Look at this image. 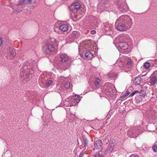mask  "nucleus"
<instances>
[{
    "label": "nucleus",
    "mask_w": 157,
    "mask_h": 157,
    "mask_svg": "<svg viewBox=\"0 0 157 157\" xmlns=\"http://www.w3.org/2000/svg\"><path fill=\"white\" fill-rule=\"evenodd\" d=\"M132 25V21L130 17L122 15L117 20L115 25L117 29L120 31H125L129 29Z\"/></svg>",
    "instance_id": "f257e3e1"
},
{
    "label": "nucleus",
    "mask_w": 157,
    "mask_h": 157,
    "mask_svg": "<svg viewBox=\"0 0 157 157\" xmlns=\"http://www.w3.org/2000/svg\"><path fill=\"white\" fill-rule=\"evenodd\" d=\"M118 9L119 11L124 13L128 11V7L127 4L124 2L119 1L118 3Z\"/></svg>",
    "instance_id": "f03ea898"
},
{
    "label": "nucleus",
    "mask_w": 157,
    "mask_h": 157,
    "mask_svg": "<svg viewBox=\"0 0 157 157\" xmlns=\"http://www.w3.org/2000/svg\"><path fill=\"white\" fill-rule=\"evenodd\" d=\"M45 53L49 55L54 53L55 52V45L51 44H47L45 46Z\"/></svg>",
    "instance_id": "7ed1b4c3"
},
{
    "label": "nucleus",
    "mask_w": 157,
    "mask_h": 157,
    "mask_svg": "<svg viewBox=\"0 0 157 157\" xmlns=\"http://www.w3.org/2000/svg\"><path fill=\"white\" fill-rule=\"evenodd\" d=\"M103 89L105 91V93H106L108 95V93L110 95L113 94V89L110 83L105 84L104 86Z\"/></svg>",
    "instance_id": "20e7f679"
},
{
    "label": "nucleus",
    "mask_w": 157,
    "mask_h": 157,
    "mask_svg": "<svg viewBox=\"0 0 157 157\" xmlns=\"http://www.w3.org/2000/svg\"><path fill=\"white\" fill-rule=\"evenodd\" d=\"M139 130L138 129V127L130 129L128 132L129 135L132 134L131 136L134 137L137 136L139 134Z\"/></svg>",
    "instance_id": "39448f33"
},
{
    "label": "nucleus",
    "mask_w": 157,
    "mask_h": 157,
    "mask_svg": "<svg viewBox=\"0 0 157 157\" xmlns=\"http://www.w3.org/2000/svg\"><path fill=\"white\" fill-rule=\"evenodd\" d=\"M9 51L10 53V56L9 57V56H8L6 58L8 59L9 60L13 59L16 55L15 50L12 48H10Z\"/></svg>",
    "instance_id": "423d86ee"
},
{
    "label": "nucleus",
    "mask_w": 157,
    "mask_h": 157,
    "mask_svg": "<svg viewBox=\"0 0 157 157\" xmlns=\"http://www.w3.org/2000/svg\"><path fill=\"white\" fill-rule=\"evenodd\" d=\"M71 99V102H73L74 104L73 105L77 104L80 101L79 97L78 95H75L72 97H70L69 99H67V100Z\"/></svg>",
    "instance_id": "0eeeda50"
},
{
    "label": "nucleus",
    "mask_w": 157,
    "mask_h": 157,
    "mask_svg": "<svg viewBox=\"0 0 157 157\" xmlns=\"http://www.w3.org/2000/svg\"><path fill=\"white\" fill-rule=\"evenodd\" d=\"M69 59V58L67 55L63 54L60 55L59 60L62 63H64L67 61Z\"/></svg>",
    "instance_id": "6e6552de"
},
{
    "label": "nucleus",
    "mask_w": 157,
    "mask_h": 157,
    "mask_svg": "<svg viewBox=\"0 0 157 157\" xmlns=\"http://www.w3.org/2000/svg\"><path fill=\"white\" fill-rule=\"evenodd\" d=\"M84 55L83 56V54H82L83 57L84 59L86 60H90L91 59L93 56V54L89 51L85 53Z\"/></svg>",
    "instance_id": "1a4fd4ad"
},
{
    "label": "nucleus",
    "mask_w": 157,
    "mask_h": 157,
    "mask_svg": "<svg viewBox=\"0 0 157 157\" xmlns=\"http://www.w3.org/2000/svg\"><path fill=\"white\" fill-rule=\"evenodd\" d=\"M105 152V150L102 148L99 152L95 153L94 155V156L95 157H103Z\"/></svg>",
    "instance_id": "9d476101"
},
{
    "label": "nucleus",
    "mask_w": 157,
    "mask_h": 157,
    "mask_svg": "<svg viewBox=\"0 0 157 157\" xmlns=\"http://www.w3.org/2000/svg\"><path fill=\"white\" fill-rule=\"evenodd\" d=\"M103 144L101 140H97L94 144V146L96 149H100L102 146Z\"/></svg>",
    "instance_id": "9b49d317"
},
{
    "label": "nucleus",
    "mask_w": 157,
    "mask_h": 157,
    "mask_svg": "<svg viewBox=\"0 0 157 157\" xmlns=\"http://www.w3.org/2000/svg\"><path fill=\"white\" fill-rule=\"evenodd\" d=\"M68 24H63L59 27V29L62 32H66L68 29Z\"/></svg>",
    "instance_id": "f8f14e48"
},
{
    "label": "nucleus",
    "mask_w": 157,
    "mask_h": 157,
    "mask_svg": "<svg viewBox=\"0 0 157 157\" xmlns=\"http://www.w3.org/2000/svg\"><path fill=\"white\" fill-rule=\"evenodd\" d=\"M119 47L122 50H125L128 48L127 44L125 42H121L119 43Z\"/></svg>",
    "instance_id": "ddd939ff"
},
{
    "label": "nucleus",
    "mask_w": 157,
    "mask_h": 157,
    "mask_svg": "<svg viewBox=\"0 0 157 157\" xmlns=\"http://www.w3.org/2000/svg\"><path fill=\"white\" fill-rule=\"evenodd\" d=\"M157 82V78L155 76L152 77L150 78L149 82L151 85L154 86L156 83Z\"/></svg>",
    "instance_id": "4468645a"
},
{
    "label": "nucleus",
    "mask_w": 157,
    "mask_h": 157,
    "mask_svg": "<svg viewBox=\"0 0 157 157\" xmlns=\"http://www.w3.org/2000/svg\"><path fill=\"white\" fill-rule=\"evenodd\" d=\"M20 75L22 76V79H27L28 78H29L32 77L31 75L27 74L26 73H23L22 72H21L20 73Z\"/></svg>",
    "instance_id": "2eb2a0df"
},
{
    "label": "nucleus",
    "mask_w": 157,
    "mask_h": 157,
    "mask_svg": "<svg viewBox=\"0 0 157 157\" xmlns=\"http://www.w3.org/2000/svg\"><path fill=\"white\" fill-rule=\"evenodd\" d=\"M80 33L79 32L74 31L71 34V37L74 38H78L79 36Z\"/></svg>",
    "instance_id": "dca6fc26"
},
{
    "label": "nucleus",
    "mask_w": 157,
    "mask_h": 157,
    "mask_svg": "<svg viewBox=\"0 0 157 157\" xmlns=\"http://www.w3.org/2000/svg\"><path fill=\"white\" fill-rule=\"evenodd\" d=\"M116 145V143L115 141H112L111 142L110 147L109 148V151L110 152H112L113 150Z\"/></svg>",
    "instance_id": "f3484780"
},
{
    "label": "nucleus",
    "mask_w": 157,
    "mask_h": 157,
    "mask_svg": "<svg viewBox=\"0 0 157 157\" xmlns=\"http://www.w3.org/2000/svg\"><path fill=\"white\" fill-rule=\"evenodd\" d=\"M141 78L140 77H137L136 78L134 82V83L136 85H138L140 83Z\"/></svg>",
    "instance_id": "a211bd4d"
},
{
    "label": "nucleus",
    "mask_w": 157,
    "mask_h": 157,
    "mask_svg": "<svg viewBox=\"0 0 157 157\" xmlns=\"http://www.w3.org/2000/svg\"><path fill=\"white\" fill-rule=\"evenodd\" d=\"M125 63L127 65V67H130L132 63V60L129 58H127L125 62Z\"/></svg>",
    "instance_id": "6ab92c4d"
},
{
    "label": "nucleus",
    "mask_w": 157,
    "mask_h": 157,
    "mask_svg": "<svg viewBox=\"0 0 157 157\" xmlns=\"http://www.w3.org/2000/svg\"><path fill=\"white\" fill-rule=\"evenodd\" d=\"M69 9L71 11L73 12L74 13L77 12V11L79 10L77 7H75L72 5L70 6Z\"/></svg>",
    "instance_id": "aec40b11"
},
{
    "label": "nucleus",
    "mask_w": 157,
    "mask_h": 157,
    "mask_svg": "<svg viewBox=\"0 0 157 157\" xmlns=\"http://www.w3.org/2000/svg\"><path fill=\"white\" fill-rule=\"evenodd\" d=\"M100 80L99 78H96L95 82L94 85L97 88H99L100 86Z\"/></svg>",
    "instance_id": "412c9836"
},
{
    "label": "nucleus",
    "mask_w": 157,
    "mask_h": 157,
    "mask_svg": "<svg viewBox=\"0 0 157 157\" xmlns=\"http://www.w3.org/2000/svg\"><path fill=\"white\" fill-rule=\"evenodd\" d=\"M23 69L24 70H30L32 69V67L29 64L27 65H23Z\"/></svg>",
    "instance_id": "4be33fe9"
},
{
    "label": "nucleus",
    "mask_w": 157,
    "mask_h": 157,
    "mask_svg": "<svg viewBox=\"0 0 157 157\" xmlns=\"http://www.w3.org/2000/svg\"><path fill=\"white\" fill-rule=\"evenodd\" d=\"M72 5L76 7H77L79 10L81 8V6L78 2H74Z\"/></svg>",
    "instance_id": "5701e85b"
},
{
    "label": "nucleus",
    "mask_w": 157,
    "mask_h": 157,
    "mask_svg": "<svg viewBox=\"0 0 157 157\" xmlns=\"http://www.w3.org/2000/svg\"><path fill=\"white\" fill-rule=\"evenodd\" d=\"M53 83V81L52 80H49V81H48L47 82H46V86L47 87H48L49 86H50Z\"/></svg>",
    "instance_id": "b1692460"
},
{
    "label": "nucleus",
    "mask_w": 157,
    "mask_h": 157,
    "mask_svg": "<svg viewBox=\"0 0 157 157\" xmlns=\"http://www.w3.org/2000/svg\"><path fill=\"white\" fill-rule=\"evenodd\" d=\"M139 96L144 97L146 95V92L144 90H141L140 92H139Z\"/></svg>",
    "instance_id": "393cba45"
},
{
    "label": "nucleus",
    "mask_w": 157,
    "mask_h": 157,
    "mask_svg": "<svg viewBox=\"0 0 157 157\" xmlns=\"http://www.w3.org/2000/svg\"><path fill=\"white\" fill-rule=\"evenodd\" d=\"M65 87L67 89H68L70 87L72 88L71 86H70L69 82H66L65 84Z\"/></svg>",
    "instance_id": "a878e982"
},
{
    "label": "nucleus",
    "mask_w": 157,
    "mask_h": 157,
    "mask_svg": "<svg viewBox=\"0 0 157 157\" xmlns=\"http://www.w3.org/2000/svg\"><path fill=\"white\" fill-rule=\"evenodd\" d=\"M83 140L85 145V147H87L88 146V142L87 139L86 138H83Z\"/></svg>",
    "instance_id": "bb28decb"
},
{
    "label": "nucleus",
    "mask_w": 157,
    "mask_h": 157,
    "mask_svg": "<svg viewBox=\"0 0 157 157\" xmlns=\"http://www.w3.org/2000/svg\"><path fill=\"white\" fill-rule=\"evenodd\" d=\"M144 66L147 69L150 66V63H149L146 62L144 63Z\"/></svg>",
    "instance_id": "cd10ccee"
},
{
    "label": "nucleus",
    "mask_w": 157,
    "mask_h": 157,
    "mask_svg": "<svg viewBox=\"0 0 157 157\" xmlns=\"http://www.w3.org/2000/svg\"><path fill=\"white\" fill-rule=\"evenodd\" d=\"M137 93H139L138 91L136 90L135 91L133 92L129 95V97H132Z\"/></svg>",
    "instance_id": "c85d7f7f"
},
{
    "label": "nucleus",
    "mask_w": 157,
    "mask_h": 157,
    "mask_svg": "<svg viewBox=\"0 0 157 157\" xmlns=\"http://www.w3.org/2000/svg\"><path fill=\"white\" fill-rule=\"evenodd\" d=\"M152 148L154 152H157V145L154 144L152 146Z\"/></svg>",
    "instance_id": "c756f323"
},
{
    "label": "nucleus",
    "mask_w": 157,
    "mask_h": 157,
    "mask_svg": "<svg viewBox=\"0 0 157 157\" xmlns=\"http://www.w3.org/2000/svg\"><path fill=\"white\" fill-rule=\"evenodd\" d=\"M108 0H101V3L104 5H106L108 3Z\"/></svg>",
    "instance_id": "7c9ffc66"
},
{
    "label": "nucleus",
    "mask_w": 157,
    "mask_h": 157,
    "mask_svg": "<svg viewBox=\"0 0 157 157\" xmlns=\"http://www.w3.org/2000/svg\"><path fill=\"white\" fill-rule=\"evenodd\" d=\"M25 0H20L19 3L17 4V6H20L22 5L24 2Z\"/></svg>",
    "instance_id": "2f4dec72"
},
{
    "label": "nucleus",
    "mask_w": 157,
    "mask_h": 157,
    "mask_svg": "<svg viewBox=\"0 0 157 157\" xmlns=\"http://www.w3.org/2000/svg\"><path fill=\"white\" fill-rule=\"evenodd\" d=\"M127 96L124 93L120 97V98L122 99H124Z\"/></svg>",
    "instance_id": "473e14b6"
},
{
    "label": "nucleus",
    "mask_w": 157,
    "mask_h": 157,
    "mask_svg": "<svg viewBox=\"0 0 157 157\" xmlns=\"http://www.w3.org/2000/svg\"><path fill=\"white\" fill-rule=\"evenodd\" d=\"M129 157H138L136 155H135V154H132L131 155H130Z\"/></svg>",
    "instance_id": "72a5a7b5"
},
{
    "label": "nucleus",
    "mask_w": 157,
    "mask_h": 157,
    "mask_svg": "<svg viewBox=\"0 0 157 157\" xmlns=\"http://www.w3.org/2000/svg\"><path fill=\"white\" fill-rule=\"evenodd\" d=\"M130 92H129L128 90L124 94L126 95L127 96H128L130 94Z\"/></svg>",
    "instance_id": "f704fd0d"
},
{
    "label": "nucleus",
    "mask_w": 157,
    "mask_h": 157,
    "mask_svg": "<svg viewBox=\"0 0 157 157\" xmlns=\"http://www.w3.org/2000/svg\"><path fill=\"white\" fill-rule=\"evenodd\" d=\"M90 33L92 34H94L96 33V31L94 30H92L91 31Z\"/></svg>",
    "instance_id": "c9c22d12"
},
{
    "label": "nucleus",
    "mask_w": 157,
    "mask_h": 157,
    "mask_svg": "<svg viewBox=\"0 0 157 157\" xmlns=\"http://www.w3.org/2000/svg\"><path fill=\"white\" fill-rule=\"evenodd\" d=\"M2 43V38L0 37V46L1 45Z\"/></svg>",
    "instance_id": "e433bc0d"
},
{
    "label": "nucleus",
    "mask_w": 157,
    "mask_h": 157,
    "mask_svg": "<svg viewBox=\"0 0 157 157\" xmlns=\"http://www.w3.org/2000/svg\"><path fill=\"white\" fill-rule=\"evenodd\" d=\"M133 89V88L131 86L128 89V90H131V91Z\"/></svg>",
    "instance_id": "4c0bfd02"
},
{
    "label": "nucleus",
    "mask_w": 157,
    "mask_h": 157,
    "mask_svg": "<svg viewBox=\"0 0 157 157\" xmlns=\"http://www.w3.org/2000/svg\"><path fill=\"white\" fill-rule=\"evenodd\" d=\"M83 155V153H80L79 155V156L82 157Z\"/></svg>",
    "instance_id": "58836bf2"
},
{
    "label": "nucleus",
    "mask_w": 157,
    "mask_h": 157,
    "mask_svg": "<svg viewBox=\"0 0 157 157\" xmlns=\"http://www.w3.org/2000/svg\"><path fill=\"white\" fill-rule=\"evenodd\" d=\"M29 3H30L32 2V0H28Z\"/></svg>",
    "instance_id": "ea45409f"
},
{
    "label": "nucleus",
    "mask_w": 157,
    "mask_h": 157,
    "mask_svg": "<svg viewBox=\"0 0 157 157\" xmlns=\"http://www.w3.org/2000/svg\"><path fill=\"white\" fill-rule=\"evenodd\" d=\"M78 17V16L76 14V15H75V18H77Z\"/></svg>",
    "instance_id": "a19ab883"
},
{
    "label": "nucleus",
    "mask_w": 157,
    "mask_h": 157,
    "mask_svg": "<svg viewBox=\"0 0 157 157\" xmlns=\"http://www.w3.org/2000/svg\"><path fill=\"white\" fill-rule=\"evenodd\" d=\"M29 71H26V72L27 73H29Z\"/></svg>",
    "instance_id": "79ce46f5"
},
{
    "label": "nucleus",
    "mask_w": 157,
    "mask_h": 157,
    "mask_svg": "<svg viewBox=\"0 0 157 157\" xmlns=\"http://www.w3.org/2000/svg\"><path fill=\"white\" fill-rule=\"evenodd\" d=\"M66 102H67V101H66V100H65V101L64 102L65 103Z\"/></svg>",
    "instance_id": "37998d69"
},
{
    "label": "nucleus",
    "mask_w": 157,
    "mask_h": 157,
    "mask_svg": "<svg viewBox=\"0 0 157 157\" xmlns=\"http://www.w3.org/2000/svg\"><path fill=\"white\" fill-rule=\"evenodd\" d=\"M84 12H82V14H84Z\"/></svg>",
    "instance_id": "c03bdc74"
},
{
    "label": "nucleus",
    "mask_w": 157,
    "mask_h": 157,
    "mask_svg": "<svg viewBox=\"0 0 157 157\" xmlns=\"http://www.w3.org/2000/svg\"><path fill=\"white\" fill-rule=\"evenodd\" d=\"M21 11H21H18V12H19V11Z\"/></svg>",
    "instance_id": "a18cd8bd"
}]
</instances>
